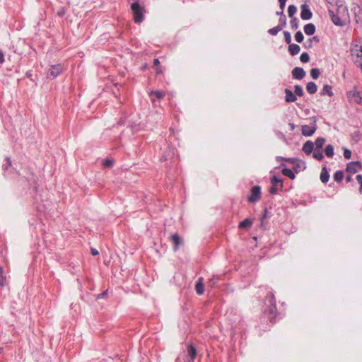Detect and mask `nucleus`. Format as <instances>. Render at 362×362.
I'll return each instance as SVG.
<instances>
[{"label":"nucleus","mask_w":362,"mask_h":362,"mask_svg":"<svg viewBox=\"0 0 362 362\" xmlns=\"http://www.w3.org/2000/svg\"><path fill=\"white\" fill-rule=\"evenodd\" d=\"M267 303V308L264 309V313L267 315L269 320L272 322L274 320H275L277 313L276 300L274 295L272 293H270V295L268 296L266 298V304Z\"/></svg>","instance_id":"nucleus-1"},{"label":"nucleus","mask_w":362,"mask_h":362,"mask_svg":"<svg viewBox=\"0 0 362 362\" xmlns=\"http://www.w3.org/2000/svg\"><path fill=\"white\" fill-rule=\"evenodd\" d=\"M131 10L134 16V22L136 23H141L144 19V6L140 3L133 2L131 4Z\"/></svg>","instance_id":"nucleus-2"},{"label":"nucleus","mask_w":362,"mask_h":362,"mask_svg":"<svg viewBox=\"0 0 362 362\" xmlns=\"http://www.w3.org/2000/svg\"><path fill=\"white\" fill-rule=\"evenodd\" d=\"M346 96L349 101L354 100L355 103L362 105V91L357 90L356 86L346 92Z\"/></svg>","instance_id":"nucleus-3"},{"label":"nucleus","mask_w":362,"mask_h":362,"mask_svg":"<svg viewBox=\"0 0 362 362\" xmlns=\"http://www.w3.org/2000/svg\"><path fill=\"white\" fill-rule=\"evenodd\" d=\"M272 187L269 189V193L271 194H276L277 191L282 190L283 188V180L276 175L271 177Z\"/></svg>","instance_id":"nucleus-4"},{"label":"nucleus","mask_w":362,"mask_h":362,"mask_svg":"<svg viewBox=\"0 0 362 362\" xmlns=\"http://www.w3.org/2000/svg\"><path fill=\"white\" fill-rule=\"evenodd\" d=\"M261 199V187L259 185L252 187L250 189V195L247 198L250 203H255Z\"/></svg>","instance_id":"nucleus-5"},{"label":"nucleus","mask_w":362,"mask_h":362,"mask_svg":"<svg viewBox=\"0 0 362 362\" xmlns=\"http://www.w3.org/2000/svg\"><path fill=\"white\" fill-rule=\"evenodd\" d=\"M313 17V13L307 4L300 6V18L304 21L310 20Z\"/></svg>","instance_id":"nucleus-6"},{"label":"nucleus","mask_w":362,"mask_h":362,"mask_svg":"<svg viewBox=\"0 0 362 362\" xmlns=\"http://www.w3.org/2000/svg\"><path fill=\"white\" fill-rule=\"evenodd\" d=\"M361 169H362V164L360 161H351L346 165V171L356 173Z\"/></svg>","instance_id":"nucleus-7"},{"label":"nucleus","mask_w":362,"mask_h":362,"mask_svg":"<svg viewBox=\"0 0 362 362\" xmlns=\"http://www.w3.org/2000/svg\"><path fill=\"white\" fill-rule=\"evenodd\" d=\"M316 119L314 120V125H303L301 127V133L305 136H311L315 132L317 127L315 124Z\"/></svg>","instance_id":"nucleus-8"},{"label":"nucleus","mask_w":362,"mask_h":362,"mask_svg":"<svg viewBox=\"0 0 362 362\" xmlns=\"http://www.w3.org/2000/svg\"><path fill=\"white\" fill-rule=\"evenodd\" d=\"M170 240L173 243L175 251H177L184 244L183 239L177 233L173 234L170 237Z\"/></svg>","instance_id":"nucleus-9"},{"label":"nucleus","mask_w":362,"mask_h":362,"mask_svg":"<svg viewBox=\"0 0 362 362\" xmlns=\"http://www.w3.org/2000/svg\"><path fill=\"white\" fill-rule=\"evenodd\" d=\"M293 79L301 80L305 76V71L301 67H295L291 71Z\"/></svg>","instance_id":"nucleus-10"},{"label":"nucleus","mask_w":362,"mask_h":362,"mask_svg":"<svg viewBox=\"0 0 362 362\" xmlns=\"http://www.w3.org/2000/svg\"><path fill=\"white\" fill-rule=\"evenodd\" d=\"M175 154V150L173 148L170 146H168L166 150L163 152L160 160L161 161H167L172 158Z\"/></svg>","instance_id":"nucleus-11"},{"label":"nucleus","mask_w":362,"mask_h":362,"mask_svg":"<svg viewBox=\"0 0 362 362\" xmlns=\"http://www.w3.org/2000/svg\"><path fill=\"white\" fill-rule=\"evenodd\" d=\"M62 68L60 64L52 65L48 71V76L55 78L62 72Z\"/></svg>","instance_id":"nucleus-12"},{"label":"nucleus","mask_w":362,"mask_h":362,"mask_svg":"<svg viewBox=\"0 0 362 362\" xmlns=\"http://www.w3.org/2000/svg\"><path fill=\"white\" fill-rule=\"evenodd\" d=\"M187 352H188V358L186 361H193L194 362V359L197 357V352L196 348L193 346V344H190L187 346Z\"/></svg>","instance_id":"nucleus-13"},{"label":"nucleus","mask_w":362,"mask_h":362,"mask_svg":"<svg viewBox=\"0 0 362 362\" xmlns=\"http://www.w3.org/2000/svg\"><path fill=\"white\" fill-rule=\"evenodd\" d=\"M329 16L331 17L332 23L337 26H344V22L341 19V18L334 13L332 11H329Z\"/></svg>","instance_id":"nucleus-14"},{"label":"nucleus","mask_w":362,"mask_h":362,"mask_svg":"<svg viewBox=\"0 0 362 362\" xmlns=\"http://www.w3.org/2000/svg\"><path fill=\"white\" fill-rule=\"evenodd\" d=\"M314 143L311 141H307L303 146L302 151L306 154L310 155L314 151Z\"/></svg>","instance_id":"nucleus-15"},{"label":"nucleus","mask_w":362,"mask_h":362,"mask_svg":"<svg viewBox=\"0 0 362 362\" xmlns=\"http://www.w3.org/2000/svg\"><path fill=\"white\" fill-rule=\"evenodd\" d=\"M293 164L294 165L293 168V170L296 173H299L300 170H303L306 168L305 162L298 158H296V162Z\"/></svg>","instance_id":"nucleus-16"},{"label":"nucleus","mask_w":362,"mask_h":362,"mask_svg":"<svg viewBox=\"0 0 362 362\" xmlns=\"http://www.w3.org/2000/svg\"><path fill=\"white\" fill-rule=\"evenodd\" d=\"M285 100L286 103H293L296 101L297 98L296 95L289 89L286 88L285 90Z\"/></svg>","instance_id":"nucleus-17"},{"label":"nucleus","mask_w":362,"mask_h":362,"mask_svg":"<svg viewBox=\"0 0 362 362\" xmlns=\"http://www.w3.org/2000/svg\"><path fill=\"white\" fill-rule=\"evenodd\" d=\"M288 49L291 55L295 56L299 53L300 47L297 44L291 43L288 45Z\"/></svg>","instance_id":"nucleus-18"},{"label":"nucleus","mask_w":362,"mask_h":362,"mask_svg":"<svg viewBox=\"0 0 362 362\" xmlns=\"http://www.w3.org/2000/svg\"><path fill=\"white\" fill-rule=\"evenodd\" d=\"M320 95H327L328 96L332 97L334 95L332 91V86L328 84L324 85L322 89L320 91Z\"/></svg>","instance_id":"nucleus-19"},{"label":"nucleus","mask_w":362,"mask_h":362,"mask_svg":"<svg viewBox=\"0 0 362 362\" xmlns=\"http://www.w3.org/2000/svg\"><path fill=\"white\" fill-rule=\"evenodd\" d=\"M320 177L322 183H327L329 181V174L326 167L322 168Z\"/></svg>","instance_id":"nucleus-20"},{"label":"nucleus","mask_w":362,"mask_h":362,"mask_svg":"<svg viewBox=\"0 0 362 362\" xmlns=\"http://www.w3.org/2000/svg\"><path fill=\"white\" fill-rule=\"evenodd\" d=\"M304 32L308 35H313L316 30L315 25L313 23H308L306 24L304 28Z\"/></svg>","instance_id":"nucleus-21"},{"label":"nucleus","mask_w":362,"mask_h":362,"mask_svg":"<svg viewBox=\"0 0 362 362\" xmlns=\"http://www.w3.org/2000/svg\"><path fill=\"white\" fill-rule=\"evenodd\" d=\"M281 167H284L283 169H282V174L284 175V176H286L288 177H289L290 179L291 180H294L295 177H296V175L293 173V171L289 168H285V165L284 164H281Z\"/></svg>","instance_id":"nucleus-22"},{"label":"nucleus","mask_w":362,"mask_h":362,"mask_svg":"<svg viewBox=\"0 0 362 362\" xmlns=\"http://www.w3.org/2000/svg\"><path fill=\"white\" fill-rule=\"evenodd\" d=\"M252 225V221L250 218H245L239 223L238 228L240 229L248 230Z\"/></svg>","instance_id":"nucleus-23"},{"label":"nucleus","mask_w":362,"mask_h":362,"mask_svg":"<svg viewBox=\"0 0 362 362\" xmlns=\"http://www.w3.org/2000/svg\"><path fill=\"white\" fill-rule=\"evenodd\" d=\"M317 86L315 83L310 81L306 85V90L310 94H314L317 92Z\"/></svg>","instance_id":"nucleus-24"},{"label":"nucleus","mask_w":362,"mask_h":362,"mask_svg":"<svg viewBox=\"0 0 362 362\" xmlns=\"http://www.w3.org/2000/svg\"><path fill=\"white\" fill-rule=\"evenodd\" d=\"M202 280H203L202 278H199L198 279L197 282L196 283V286H195L196 291H197V294H199V295H202L204 291V286L202 283Z\"/></svg>","instance_id":"nucleus-25"},{"label":"nucleus","mask_w":362,"mask_h":362,"mask_svg":"<svg viewBox=\"0 0 362 362\" xmlns=\"http://www.w3.org/2000/svg\"><path fill=\"white\" fill-rule=\"evenodd\" d=\"M326 139L324 137H317L314 143V146L315 145V148L317 150H320L322 148Z\"/></svg>","instance_id":"nucleus-26"},{"label":"nucleus","mask_w":362,"mask_h":362,"mask_svg":"<svg viewBox=\"0 0 362 362\" xmlns=\"http://www.w3.org/2000/svg\"><path fill=\"white\" fill-rule=\"evenodd\" d=\"M344 177V173L342 170H337L333 175L334 180L337 182H341Z\"/></svg>","instance_id":"nucleus-27"},{"label":"nucleus","mask_w":362,"mask_h":362,"mask_svg":"<svg viewBox=\"0 0 362 362\" xmlns=\"http://www.w3.org/2000/svg\"><path fill=\"white\" fill-rule=\"evenodd\" d=\"M325 156L328 158H332L334 156V146L332 144H328L325 148Z\"/></svg>","instance_id":"nucleus-28"},{"label":"nucleus","mask_w":362,"mask_h":362,"mask_svg":"<svg viewBox=\"0 0 362 362\" xmlns=\"http://www.w3.org/2000/svg\"><path fill=\"white\" fill-rule=\"evenodd\" d=\"M319 43L320 42V38L317 36H313L311 38H309L307 41V45H305V48L310 49L313 47V43Z\"/></svg>","instance_id":"nucleus-29"},{"label":"nucleus","mask_w":362,"mask_h":362,"mask_svg":"<svg viewBox=\"0 0 362 362\" xmlns=\"http://www.w3.org/2000/svg\"><path fill=\"white\" fill-rule=\"evenodd\" d=\"M291 28L292 30H297L299 26V21L296 17L291 18L290 21Z\"/></svg>","instance_id":"nucleus-30"},{"label":"nucleus","mask_w":362,"mask_h":362,"mask_svg":"<svg viewBox=\"0 0 362 362\" xmlns=\"http://www.w3.org/2000/svg\"><path fill=\"white\" fill-rule=\"evenodd\" d=\"M151 96H155L158 99H162L165 96V93L160 90H152L150 93Z\"/></svg>","instance_id":"nucleus-31"},{"label":"nucleus","mask_w":362,"mask_h":362,"mask_svg":"<svg viewBox=\"0 0 362 362\" xmlns=\"http://www.w3.org/2000/svg\"><path fill=\"white\" fill-rule=\"evenodd\" d=\"M294 94L298 96H303L304 95V91L301 86L300 85H296L294 86Z\"/></svg>","instance_id":"nucleus-32"},{"label":"nucleus","mask_w":362,"mask_h":362,"mask_svg":"<svg viewBox=\"0 0 362 362\" xmlns=\"http://www.w3.org/2000/svg\"><path fill=\"white\" fill-rule=\"evenodd\" d=\"M313 157L317 160H321L323 158L324 156L322 151L317 149H315L314 151L313 152Z\"/></svg>","instance_id":"nucleus-33"},{"label":"nucleus","mask_w":362,"mask_h":362,"mask_svg":"<svg viewBox=\"0 0 362 362\" xmlns=\"http://www.w3.org/2000/svg\"><path fill=\"white\" fill-rule=\"evenodd\" d=\"M297 11V8L294 5H289L288 7V13L290 18L294 17L293 16Z\"/></svg>","instance_id":"nucleus-34"},{"label":"nucleus","mask_w":362,"mask_h":362,"mask_svg":"<svg viewBox=\"0 0 362 362\" xmlns=\"http://www.w3.org/2000/svg\"><path fill=\"white\" fill-rule=\"evenodd\" d=\"M320 74V69L317 68H313L310 70V76L313 79H317Z\"/></svg>","instance_id":"nucleus-35"},{"label":"nucleus","mask_w":362,"mask_h":362,"mask_svg":"<svg viewBox=\"0 0 362 362\" xmlns=\"http://www.w3.org/2000/svg\"><path fill=\"white\" fill-rule=\"evenodd\" d=\"M295 40L298 43H301L303 41L304 35L300 30L297 31L295 34Z\"/></svg>","instance_id":"nucleus-36"},{"label":"nucleus","mask_w":362,"mask_h":362,"mask_svg":"<svg viewBox=\"0 0 362 362\" xmlns=\"http://www.w3.org/2000/svg\"><path fill=\"white\" fill-rule=\"evenodd\" d=\"M302 63H308L310 61V56L308 52H303L300 57Z\"/></svg>","instance_id":"nucleus-37"},{"label":"nucleus","mask_w":362,"mask_h":362,"mask_svg":"<svg viewBox=\"0 0 362 362\" xmlns=\"http://www.w3.org/2000/svg\"><path fill=\"white\" fill-rule=\"evenodd\" d=\"M286 25V16L280 17L279 19V23H278L277 26L282 30Z\"/></svg>","instance_id":"nucleus-38"},{"label":"nucleus","mask_w":362,"mask_h":362,"mask_svg":"<svg viewBox=\"0 0 362 362\" xmlns=\"http://www.w3.org/2000/svg\"><path fill=\"white\" fill-rule=\"evenodd\" d=\"M114 160L109 158H105L103 161V165L105 168H111L113 165Z\"/></svg>","instance_id":"nucleus-39"},{"label":"nucleus","mask_w":362,"mask_h":362,"mask_svg":"<svg viewBox=\"0 0 362 362\" xmlns=\"http://www.w3.org/2000/svg\"><path fill=\"white\" fill-rule=\"evenodd\" d=\"M277 160H284L291 163H294L296 160V158H284L281 156L276 157Z\"/></svg>","instance_id":"nucleus-40"},{"label":"nucleus","mask_w":362,"mask_h":362,"mask_svg":"<svg viewBox=\"0 0 362 362\" xmlns=\"http://www.w3.org/2000/svg\"><path fill=\"white\" fill-rule=\"evenodd\" d=\"M219 278L218 276H213L209 281V286L211 287L215 286V285L218 283Z\"/></svg>","instance_id":"nucleus-41"},{"label":"nucleus","mask_w":362,"mask_h":362,"mask_svg":"<svg viewBox=\"0 0 362 362\" xmlns=\"http://www.w3.org/2000/svg\"><path fill=\"white\" fill-rule=\"evenodd\" d=\"M6 163L3 164V170L4 172L8 170V167L11 166V160L10 157H6Z\"/></svg>","instance_id":"nucleus-42"},{"label":"nucleus","mask_w":362,"mask_h":362,"mask_svg":"<svg viewBox=\"0 0 362 362\" xmlns=\"http://www.w3.org/2000/svg\"><path fill=\"white\" fill-rule=\"evenodd\" d=\"M281 30V29L276 25V27L269 29L268 33L272 35H276L277 33Z\"/></svg>","instance_id":"nucleus-43"},{"label":"nucleus","mask_w":362,"mask_h":362,"mask_svg":"<svg viewBox=\"0 0 362 362\" xmlns=\"http://www.w3.org/2000/svg\"><path fill=\"white\" fill-rule=\"evenodd\" d=\"M284 35L285 38V42L289 45L291 43V35L289 32L284 31Z\"/></svg>","instance_id":"nucleus-44"},{"label":"nucleus","mask_w":362,"mask_h":362,"mask_svg":"<svg viewBox=\"0 0 362 362\" xmlns=\"http://www.w3.org/2000/svg\"><path fill=\"white\" fill-rule=\"evenodd\" d=\"M343 150H344V156L346 159H350L351 157V151L346 148H343Z\"/></svg>","instance_id":"nucleus-45"},{"label":"nucleus","mask_w":362,"mask_h":362,"mask_svg":"<svg viewBox=\"0 0 362 362\" xmlns=\"http://www.w3.org/2000/svg\"><path fill=\"white\" fill-rule=\"evenodd\" d=\"M356 178L357 182L360 185L359 191L361 192L362 191V175H360V174L357 175Z\"/></svg>","instance_id":"nucleus-46"},{"label":"nucleus","mask_w":362,"mask_h":362,"mask_svg":"<svg viewBox=\"0 0 362 362\" xmlns=\"http://www.w3.org/2000/svg\"><path fill=\"white\" fill-rule=\"evenodd\" d=\"M268 213H269V211H268L267 208H265L264 209V214H263V215L262 216V226H264V220L267 218V217H268Z\"/></svg>","instance_id":"nucleus-47"},{"label":"nucleus","mask_w":362,"mask_h":362,"mask_svg":"<svg viewBox=\"0 0 362 362\" xmlns=\"http://www.w3.org/2000/svg\"><path fill=\"white\" fill-rule=\"evenodd\" d=\"M355 52H362V45L358 46V45H356L355 48L351 49L352 54L355 53Z\"/></svg>","instance_id":"nucleus-48"},{"label":"nucleus","mask_w":362,"mask_h":362,"mask_svg":"<svg viewBox=\"0 0 362 362\" xmlns=\"http://www.w3.org/2000/svg\"><path fill=\"white\" fill-rule=\"evenodd\" d=\"M6 277L4 276L3 275H0V285L1 286H4L6 285Z\"/></svg>","instance_id":"nucleus-49"},{"label":"nucleus","mask_w":362,"mask_h":362,"mask_svg":"<svg viewBox=\"0 0 362 362\" xmlns=\"http://www.w3.org/2000/svg\"><path fill=\"white\" fill-rule=\"evenodd\" d=\"M279 7H280V8L282 9V11H284V8H285V6H286V1L279 0Z\"/></svg>","instance_id":"nucleus-50"},{"label":"nucleus","mask_w":362,"mask_h":362,"mask_svg":"<svg viewBox=\"0 0 362 362\" xmlns=\"http://www.w3.org/2000/svg\"><path fill=\"white\" fill-rule=\"evenodd\" d=\"M4 61V54L3 52L0 49V64H3Z\"/></svg>","instance_id":"nucleus-51"},{"label":"nucleus","mask_w":362,"mask_h":362,"mask_svg":"<svg viewBox=\"0 0 362 362\" xmlns=\"http://www.w3.org/2000/svg\"><path fill=\"white\" fill-rule=\"evenodd\" d=\"M91 254L93 256H97L99 255V252L95 248H91Z\"/></svg>","instance_id":"nucleus-52"},{"label":"nucleus","mask_w":362,"mask_h":362,"mask_svg":"<svg viewBox=\"0 0 362 362\" xmlns=\"http://www.w3.org/2000/svg\"><path fill=\"white\" fill-rule=\"evenodd\" d=\"M160 64V61L158 59L156 58L153 59V66H158Z\"/></svg>","instance_id":"nucleus-53"},{"label":"nucleus","mask_w":362,"mask_h":362,"mask_svg":"<svg viewBox=\"0 0 362 362\" xmlns=\"http://www.w3.org/2000/svg\"><path fill=\"white\" fill-rule=\"evenodd\" d=\"M107 291H104V292H103V293H100V294L98 296V298H103L105 296H106V295H107Z\"/></svg>","instance_id":"nucleus-54"},{"label":"nucleus","mask_w":362,"mask_h":362,"mask_svg":"<svg viewBox=\"0 0 362 362\" xmlns=\"http://www.w3.org/2000/svg\"><path fill=\"white\" fill-rule=\"evenodd\" d=\"M276 15L280 16V17H282V16H285L284 13V11H282V9H281L280 11H276Z\"/></svg>","instance_id":"nucleus-55"},{"label":"nucleus","mask_w":362,"mask_h":362,"mask_svg":"<svg viewBox=\"0 0 362 362\" xmlns=\"http://www.w3.org/2000/svg\"><path fill=\"white\" fill-rule=\"evenodd\" d=\"M346 182H351V181H352V177H351V175H347V176L346 177Z\"/></svg>","instance_id":"nucleus-56"},{"label":"nucleus","mask_w":362,"mask_h":362,"mask_svg":"<svg viewBox=\"0 0 362 362\" xmlns=\"http://www.w3.org/2000/svg\"><path fill=\"white\" fill-rule=\"evenodd\" d=\"M64 9H63V8H62L61 11H59L58 12V15H59V16H64Z\"/></svg>","instance_id":"nucleus-57"},{"label":"nucleus","mask_w":362,"mask_h":362,"mask_svg":"<svg viewBox=\"0 0 362 362\" xmlns=\"http://www.w3.org/2000/svg\"><path fill=\"white\" fill-rule=\"evenodd\" d=\"M356 56L358 57V58H362V54L361 52H356Z\"/></svg>","instance_id":"nucleus-58"},{"label":"nucleus","mask_w":362,"mask_h":362,"mask_svg":"<svg viewBox=\"0 0 362 362\" xmlns=\"http://www.w3.org/2000/svg\"><path fill=\"white\" fill-rule=\"evenodd\" d=\"M289 126L291 127V130H293L295 129V125L293 123H289Z\"/></svg>","instance_id":"nucleus-59"},{"label":"nucleus","mask_w":362,"mask_h":362,"mask_svg":"<svg viewBox=\"0 0 362 362\" xmlns=\"http://www.w3.org/2000/svg\"><path fill=\"white\" fill-rule=\"evenodd\" d=\"M4 270L3 268L0 266V275H3Z\"/></svg>","instance_id":"nucleus-60"},{"label":"nucleus","mask_w":362,"mask_h":362,"mask_svg":"<svg viewBox=\"0 0 362 362\" xmlns=\"http://www.w3.org/2000/svg\"><path fill=\"white\" fill-rule=\"evenodd\" d=\"M140 0H133V2H137L139 3Z\"/></svg>","instance_id":"nucleus-61"},{"label":"nucleus","mask_w":362,"mask_h":362,"mask_svg":"<svg viewBox=\"0 0 362 362\" xmlns=\"http://www.w3.org/2000/svg\"><path fill=\"white\" fill-rule=\"evenodd\" d=\"M360 67H361V71H362V62L360 64Z\"/></svg>","instance_id":"nucleus-62"},{"label":"nucleus","mask_w":362,"mask_h":362,"mask_svg":"<svg viewBox=\"0 0 362 362\" xmlns=\"http://www.w3.org/2000/svg\"><path fill=\"white\" fill-rule=\"evenodd\" d=\"M26 75L28 76H30V74L26 73Z\"/></svg>","instance_id":"nucleus-63"},{"label":"nucleus","mask_w":362,"mask_h":362,"mask_svg":"<svg viewBox=\"0 0 362 362\" xmlns=\"http://www.w3.org/2000/svg\"><path fill=\"white\" fill-rule=\"evenodd\" d=\"M26 75L28 76H30V74L26 73Z\"/></svg>","instance_id":"nucleus-64"}]
</instances>
